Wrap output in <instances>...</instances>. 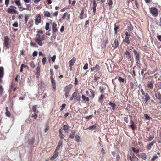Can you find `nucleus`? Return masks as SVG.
Here are the masks:
<instances>
[{"label": "nucleus", "instance_id": "1", "mask_svg": "<svg viewBox=\"0 0 161 161\" xmlns=\"http://www.w3.org/2000/svg\"><path fill=\"white\" fill-rule=\"evenodd\" d=\"M43 34V31L42 30L37 31L36 36L35 39V41L40 46L43 45L45 39L44 35Z\"/></svg>", "mask_w": 161, "mask_h": 161}, {"label": "nucleus", "instance_id": "2", "mask_svg": "<svg viewBox=\"0 0 161 161\" xmlns=\"http://www.w3.org/2000/svg\"><path fill=\"white\" fill-rule=\"evenodd\" d=\"M70 99V100L74 99L78 101H80L81 100L80 96L78 94L77 90H75L72 94V96Z\"/></svg>", "mask_w": 161, "mask_h": 161}, {"label": "nucleus", "instance_id": "3", "mask_svg": "<svg viewBox=\"0 0 161 161\" xmlns=\"http://www.w3.org/2000/svg\"><path fill=\"white\" fill-rule=\"evenodd\" d=\"M17 9L16 7L11 5L9 6V8L7 10V11L9 14H18L19 12L16 10Z\"/></svg>", "mask_w": 161, "mask_h": 161}, {"label": "nucleus", "instance_id": "4", "mask_svg": "<svg viewBox=\"0 0 161 161\" xmlns=\"http://www.w3.org/2000/svg\"><path fill=\"white\" fill-rule=\"evenodd\" d=\"M125 39L123 40V42L126 43L128 45H129L130 43L129 38L131 36V35L128 31H126L125 32Z\"/></svg>", "mask_w": 161, "mask_h": 161}, {"label": "nucleus", "instance_id": "5", "mask_svg": "<svg viewBox=\"0 0 161 161\" xmlns=\"http://www.w3.org/2000/svg\"><path fill=\"white\" fill-rule=\"evenodd\" d=\"M150 11L151 14L154 17L157 16L158 14V9L154 7H151L150 8Z\"/></svg>", "mask_w": 161, "mask_h": 161}, {"label": "nucleus", "instance_id": "6", "mask_svg": "<svg viewBox=\"0 0 161 161\" xmlns=\"http://www.w3.org/2000/svg\"><path fill=\"white\" fill-rule=\"evenodd\" d=\"M9 39L8 36H6L4 38V46L6 47V49L9 48Z\"/></svg>", "mask_w": 161, "mask_h": 161}, {"label": "nucleus", "instance_id": "7", "mask_svg": "<svg viewBox=\"0 0 161 161\" xmlns=\"http://www.w3.org/2000/svg\"><path fill=\"white\" fill-rule=\"evenodd\" d=\"M154 81L152 80L149 81L147 84V87L149 89H152L154 87Z\"/></svg>", "mask_w": 161, "mask_h": 161}, {"label": "nucleus", "instance_id": "8", "mask_svg": "<svg viewBox=\"0 0 161 161\" xmlns=\"http://www.w3.org/2000/svg\"><path fill=\"white\" fill-rule=\"evenodd\" d=\"M35 24L36 25H38L39 24L41 23V15L40 14H38L36 16L35 19Z\"/></svg>", "mask_w": 161, "mask_h": 161}, {"label": "nucleus", "instance_id": "9", "mask_svg": "<svg viewBox=\"0 0 161 161\" xmlns=\"http://www.w3.org/2000/svg\"><path fill=\"white\" fill-rule=\"evenodd\" d=\"M133 53L136 60V64H138L140 62V54L135 49L133 50Z\"/></svg>", "mask_w": 161, "mask_h": 161}, {"label": "nucleus", "instance_id": "10", "mask_svg": "<svg viewBox=\"0 0 161 161\" xmlns=\"http://www.w3.org/2000/svg\"><path fill=\"white\" fill-rule=\"evenodd\" d=\"M50 78L53 89L55 90L56 89V85L55 80L53 76H50Z\"/></svg>", "mask_w": 161, "mask_h": 161}, {"label": "nucleus", "instance_id": "11", "mask_svg": "<svg viewBox=\"0 0 161 161\" xmlns=\"http://www.w3.org/2000/svg\"><path fill=\"white\" fill-rule=\"evenodd\" d=\"M57 26V24L55 22H53L52 25V30L53 34H56L58 31Z\"/></svg>", "mask_w": 161, "mask_h": 161}, {"label": "nucleus", "instance_id": "12", "mask_svg": "<svg viewBox=\"0 0 161 161\" xmlns=\"http://www.w3.org/2000/svg\"><path fill=\"white\" fill-rule=\"evenodd\" d=\"M119 46V43L117 39L114 40V43L112 44V47L114 49H115Z\"/></svg>", "mask_w": 161, "mask_h": 161}, {"label": "nucleus", "instance_id": "13", "mask_svg": "<svg viewBox=\"0 0 161 161\" xmlns=\"http://www.w3.org/2000/svg\"><path fill=\"white\" fill-rule=\"evenodd\" d=\"M72 87V85H67L64 87V91L65 92L69 93Z\"/></svg>", "mask_w": 161, "mask_h": 161}, {"label": "nucleus", "instance_id": "14", "mask_svg": "<svg viewBox=\"0 0 161 161\" xmlns=\"http://www.w3.org/2000/svg\"><path fill=\"white\" fill-rule=\"evenodd\" d=\"M58 154L59 152L55 150L53 155L50 158V160H54L58 156Z\"/></svg>", "mask_w": 161, "mask_h": 161}, {"label": "nucleus", "instance_id": "15", "mask_svg": "<svg viewBox=\"0 0 161 161\" xmlns=\"http://www.w3.org/2000/svg\"><path fill=\"white\" fill-rule=\"evenodd\" d=\"M130 160L131 161H138L139 159L136 156L134 153L131 154V156L129 157Z\"/></svg>", "mask_w": 161, "mask_h": 161}, {"label": "nucleus", "instance_id": "16", "mask_svg": "<svg viewBox=\"0 0 161 161\" xmlns=\"http://www.w3.org/2000/svg\"><path fill=\"white\" fill-rule=\"evenodd\" d=\"M36 72L35 75H36V77L37 78H38L40 75V66H38L36 68Z\"/></svg>", "mask_w": 161, "mask_h": 161}, {"label": "nucleus", "instance_id": "17", "mask_svg": "<svg viewBox=\"0 0 161 161\" xmlns=\"http://www.w3.org/2000/svg\"><path fill=\"white\" fill-rule=\"evenodd\" d=\"M76 60L75 57H73L69 61V67H71L73 66Z\"/></svg>", "mask_w": 161, "mask_h": 161}, {"label": "nucleus", "instance_id": "18", "mask_svg": "<svg viewBox=\"0 0 161 161\" xmlns=\"http://www.w3.org/2000/svg\"><path fill=\"white\" fill-rule=\"evenodd\" d=\"M156 99L161 102V94L159 92L157 91L155 94Z\"/></svg>", "mask_w": 161, "mask_h": 161}, {"label": "nucleus", "instance_id": "19", "mask_svg": "<svg viewBox=\"0 0 161 161\" xmlns=\"http://www.w3.org/2000/svg\"><path fill=\"white\" fill-rule=\"evenodd\" d=\"M108 105L111 106L112 107V110L115 111H116L117 108H116V105L115 103H113L112 102V101H110L108 103Z\"/></svg>", "mask_w": 161, "mask_h": 161}, {"label": "nucleus", "instance_id": "20", "mask_svg": "<svg viewBox=\"0 0 161 161\" xmlns=\"http://www.w3.org/2000/svg\"><path fill=\"white\" fill-rule=\"evenodd\" d=\"M114 34L116 35L118 32L119 31V26L117 25L116 23H115L114 24Z\"/></svg>", "mask_w": 161, "mask_h": 161}, {"label": "nucleus", "instance_id": "21", "mask_svg": "<svg viewBox=\"0 0 161 161\" xmlns=\"http://www.w3.org/2000/svg\"><path fill=\"white\" fill-rule=\"evenodd\" d=\"M105 96L103 94H102L99 97L98 99V102L102 104L103 102V100L105 98Z\"/></svg>", "mask_w": 161, "mask_h": 161}, {"label": "nucleus", "instance_id": "22", "mask_svg": "<svg viewBox=\"0 0 161 161\" xmlns=\"http://www.w3.org/2000/svg\"><path fill=\"white\" fill-rule=\"evenodd\" d=\"M124 53L125 55H127L126 57L127 58L128 57V59L130 60L131 59V54L130 53V52H129L127 50Z\"/></svg>", "mask_w": 161, "mask_h": 161}, {"label": "nucleus", "instance_id": "23", "mask_svg": "<svg viewBox=\"0 0 161 161\" xmlns=\"http://www.w3.org/2000/svg\"><path fill=\"white\" fill-rule=\"evenodd\" d=\"M85 12V8L84 7H82V8L80 14L79 15V18L81 20L83 19V15L84 14Z\"/></svg>", "mask_w": 161, "mask_h": 161}, {"label": "nucleus", "instance_id": "24", "mask_svg": "<svg viewBox=\"0 0 161 161\" xmlns=\"http://www.w3.org/2000/svg\"><path fill=\"white\" fill-rule=\"evenodd\" d=\"M144 95L145 97L144 101L145 103H147V101L150 100V97L149 94L147 93H146Z\"/></svg>", "mask_w": 161, "mask_h": 161}, {"label": "nucleus", "instance_id": "25", "mask_svg": "<svg viewBox=\"0 0 161 161\" xmlns=\"http://www.w3.org/2000/svg\"><path fill=\"white\" fill-rule=\"evenodd\" d=\"M140 156L141 158L144 160H146L147 157L146 154L144 153H141L140 154Z\"/></svg>", "mask_w": 161, "mask_h": 161}, {"label": "nucleus", "instance_id": "26", "mask_svg": "<svg viewBox=\"0 0 161 161\" xmlns=\"http://www.w3.org/2000/svg\"><path fill=\"white\" fill-rule=\"evenodd\" d=\"M93 14L94 15H95L96 14V7L97 6V4L96 3V1L94 0L93 1Z\"/></svg>", "mask_w": 161, "mask_h": 161}, {"label": "nucleus", "instance_id": "27", "mask_svg": "<svg viewBox=\"0 0 161 161\" xmlns=\"http://www.w3.org/2000/svg\"><path fill=\"white\" fill-rule=\"evenodd\" d=\"M75 130H72L69 136V137L71 139H73L74 138L75 135Z\"/></svg>", "mask_w": 161, "mask_h": 161}, {"label": "nucleus", "instance_id": "28", "mask_svg": "<svg viewBox=\"0 0 161 161\" xmlns=\"http://www.w3.org/2000/svg\"><path fill=\"white\" fill-rule=\"evenodd\" d=\"M63 142L62 141H60L58 143V144L57 145L55 150L58 151L60 147L63 145Z\"/></svg>", "mask_w": 161, "mask_h": 161}, {"label": "nucleus", "instance_id": "29", "mask_svg": "<svg viewBox=\"0 0 161 161\" xmlns=\"http://www.w3.org/2000/svg\"><path fill=\"white\" fill-rule=\"evenodd\" d=\"M130 123H131V124L129 125V127L132 129L133 130H134L135 128L134 122L133 120H131Z\"/></svg>", "mask_w": 161, "mask_h": 161}, {"label": "nucleus", "instance_id": "30", "mask_svg": "<svg viewBox=\"0 0 161 161\" xmlns=\"http://www.w3.org/2000/svg\"><path fill=\"white\" fill-rule=\"evenodd\" d=\"M4 76V69L1 67H0V77H3Z\"/></svg>", "mask_w": 161, "mask_h": 161}, {"label": "nucleus", "instance_id": "31", "mask_svg": "<svg viewBox=\"0 0 161 161\" xmlns=\"http://www.w3.org/2000/svg\"><path fill=\"white\" fill-rule=\"evenodd\" d=\"M8 108L7 107H6L5 109L6 112L5 114L6 116L9 117L11 116V114L10 112L8 110Z\"/></svg>", "mask_w": 161, "mask_h": 161}, {"label": "nucleus", "instance_id": "32", "mask_svg": "<svg viewBox=\"0 0 161 161\" xmlns=\"http://www.w3.org/2000/svg\"><path fill=\"white\" fill-rule=\"evenodd\" d=\"M118 80L120 83H124L125 82H126V79L122 78L121 77H119L118 78Z\"/></svg>", "mask_w": 161, "mask_h": 161}, {"label": "nucleus", "instance_id": "33", "mask_svg": "<svg viewBox=\"0 0 161 161\" xmlns=\"http://www.w3.org/2000/svg\"><path fill=\"white\" fill-rule=\"evenodd\" d=\"M81 98L83 100V101H88V102L89 101V100H90L89 98L88 97L84 95H83L82 96Z\"/></svg>", "mask_w": 161, "mask_h": 161}, {"label": "nucleus", "instance_id": "34", "mask_svg": "<svg viewBox=\"0 0 161 161\" xmlns=\"http://www.w3.org/2000/svg\"><path fill=\"white\" fill-rule=\"evenodd\" d=\"M38 107L37 105H35L33 106L32 107V110L33 112H34V113H39V111L36 109Z\"/></svg>", "mask_w": 161, "mask_h": 161}, {"label": "nucleus", "instance_id": "35", "mask_svg": "<svg viewBox=\"0 0 161 161\" xmlns=\"http://www.w3.org/2000/svg\"><path fill=\"white\" fill-rule=\"evenodd\" d=\"M33 21H29L28 24H27V27L28 28H29L32 27L33 25Z\"/></svg>", "mask_w": 161, "mask_h": 161}, {"label": "nucleus", "instance_id": "36", "mask_svg": "<svg viewBox=\"0 0 161 161\" xmlns=\"http://www.w3.org/2000/svg\"><path fill=\"white\" fill-rule=\"evenodd\" d=\"M62 129L64 130L66 132H67L69 129V126L66 125H63Z\"/></svg>", "mask_w": 161, "mask_h": 161}, {"label": "nucleus", "instance_id": "37", "mask_svg": "<svg viewBox=\"0 0 161 161\" xmlns=\"http://www.w3.org/2000/svg\"><path fill=\"white\" fill-rule=\"evenodd\" d=\"M44 15L45 17H50V13L48 11H45L44 12Z\"/></svg>", "mask_w": 161, "mask_h": 161}, {"label": "nucleus", "instance_id": "38", "mask_svg": "<svg viewBox=\"0 0 161 161\" xmlns=\"http://www.w3.org/2000/svg\"><path fill=\"white\" fill-rule=\"evenodd\" d=\"M152 146H153L152 145V144L149 143L147 144L146 147V148L147 150H149L152 147Z\"/></svg>", "mask_w": 161, "mask_h": 161}, {"label": "nucleus", "instance_id": "39", "mask_svg": "<svg viewBox=\"0 0 161 161\" xmlns=\"http://www.w3.org/2000/svg\"><path fill=\"white\" fill-rule=\"evenodd\" d=\"M28 144L30 145H33L34 142V138H31L28 140Z\"/></svg>", "mask_w": 161, "mask_h": 161}, {"label": "nucleus", "instance_id": "40", "mask_svg": "<svg viewBox=\"0 0 161 161\" xmlns=\"http://www.w3.org/2000/svg\"><path fill=\"white\" fill-rule=\"evenodd\" d=\"M131 149L135 153H137L139 152V150L138 149H136L135 147H132Z\"/></svg>", "mask_w": 161, "mask_h": 161}, {"label": "nucleus", "instance_id": "41", "mask_svg": "<svg viewBox=\"0 0 161 161\" xmlns=\"http://www.w3.org/2000/svg\"><path fill=\"white\" fill-rule=\"evenodd\" d=\"M144 116L146 120H150L152 119V118L149 116L147 114H144Z\"/></svg>", "mask_w": 161, "mask_h": 161}, {"label": "nucleus", "instance_id": "42", "mask_svg": "<svg viewBox=\"0 0 161 161\" xmlns=\"http://www.w3.org/2000/svg\"><path fill=\"white\" fill-rule=\"evenodd\" d=\"M90 92L91 93V94L92 95V98L93 99L94 98L95 96V91L94 90H92L91 89H90Z\"/></svg>", "mask_w": 161, "mask_h": 161}, {"label": "nucleus", "instance_id": "43", "mask_svg": "<svg viewBox=\"0 0 161 161\" xmlns=\"http://www.w3.org/2000/svg\"><path fill=\"white\" fill-rule=\"evenodd\" d=\"M107 2H108L109 7L111 8H112V5L113 3V2L112 0H108Z\"/></svg>", "mask_w": 161, "mask_h": 161}, {"label": "nucleus", "instance_id": "44", "mask_svg": "<svg viewBox=\"0 0 161 161\" xmlns=\"http://www.w3.org/2000/svg\"><path fill=\"white\" fill-rule=\"evenodd\" d=\"M94 68L96 71H98L100 70V66L99 65L97 64L94 67Z\"/></svg>", "mask_w": 161, "mask_h": 161}, {"label": "nucleus", "instance_id": "45", "mask_svg": "<svg viewBox=\"0 0 161 161\" xmlns=\"http://www.w3.org/2000/svg\"><path fill=\"white\" fill-rule=\"evenodd\" d=\"M157 142L158 143H161V131H160L159 137L157 139Z\"/></svg>", "mask_w": 161, "mask_h": 161}, {"label": "nucleus", "instance_id": "46", "mask_svg": "<svg viewBox=\"0 0 161 161\" xmlns=\"http://www.w3.org/2000/svg\"><path fill=\"white\" fill-rule=\"evenodd\" d=\"M3 89L2 85L0 84V96H2L3 93Z\"/></svg>", "mask_w": 161, "mask_h": 161}, {"label": "nucleus", "instance_id": "47", "mask_svg": "<svg viewBox=\"0 0 161 161\" xmlns=\"http://www.w3.org/2000/svg\"><path fill=\"white\" fill-rule=\"evenodd\" d=\"M38 113L35 112L34 113V114H33L31 117H33L35 119H36L38 117Z\"/></svg>", "mask_w": 161, "mask_h": 161}, {"label": "nucleus", "instance_id": "48", "mask_svg": "<svg viewBox=\"0 0 161 161\" xmlns=\"http://www.w3.org/2000/svg\"><path fill=\"white\" fill-rule=\"evenodd\" d=\"M96 126L95 125H93L90 126L88 128L86 129L88 130H94L96 128Z\"/></svg>", "mask_w": 161, "mask_h": 161}, {"label": "nucleus", "instance_id": "49", "mask_svg": "<svg viewBox=\"0 0 161 161\" xmlns=\"http://www.w3.org/2000/svg\"><path fill=\"white\" fill-rule=\"evenodd\" d=\"M45 127L46 128L44 129V131L45 133H46L48 131L49 127L47 124L45 125Z\"/></svg>", "mask_w": 161, "mask_h": 161}, {"label": "nucleus", "instance_id": "50", "mask_svg": "<svg viewBox=\"0 0 161 161\" xmlns=\"http://www.w3.org/2000/svg\"><path fill=\"white\" fill-rule=\"evenodd\" d=\"M76 140L78 142H80V136L78 135H76L75 136Z\"/></svg>", "mask_w": 161, "mask_h": 161}, {"label": "nucleus", "instance_id": "51", "mask_svg": "<svg viewBox=\"0 0 161 161\" xmlns=\"http://www.w3.org/2000/svg\"><path fill=\"white\" fill-rule=\"evenodd\" d=\"M158 158V156L156 155L153 156L151 159V161H154L156 159Z\"/></svg>", "mask_w": 161, "mask_h": 161}, {"label": "nucleus", "instance_id": "52", "mask_svg": "<svg viewBox=\"0 0 161 161\" xmlns=\"http://www.w3.org/2000/svg\"><path fill=\"white\" fill-rule=\"evenodd\" d=\"M130 88L131 89H135V86L133 82H130Z\"/></svg>", "mask_w": 161, "mask_h": 161}, {"label": "nucleus", "instance_id": "53", "mask_svg": "<svg viewBox=\"0 0 161 161\" xmlns=\"http://www.w3.org/2000/svg\"><path fill=\"white\" fill-rule=\"evenodd\" d=\"M14 1H15V4L19 6L21 5L20 0H15Z\"/></svg>", "mask_w": 161, "mask_h": 161}, {"label": "nucleus", "instance_id": "54", "mask_svg": "<svg viewBox=\"0 0 161 161\" xmlns=\"http://www.w3.org/2000/svg\"><path fill=\"white\" fill-rule=\"evenodd\" d=\"M29 19V16L28 15H26L25 16V23L26 24Z\"/></svg>", "mask_w": 161, "mask_h": 161}, {"label": "nucleus", "instance_id": "55", "mask_svg": "<svg viewBox=\"0 0 161 161\" xmlns=\"http://www.w3.org/2000/svg\"><path fill=\"white\" fill-rule=\"evenodd\" d=\"M97 73L94 75V78L96 81L98 80L100 78V77L97 76Z\"/></svg>", "mask_w": 161, "mask_h": 161}, {"label": "nucleus", "instance_id": "56", "mask_svg": "<svg viewBox=\"0 0 161 161\" xmlns=\"http://www.w3.org/2000/svg\"><path fill=\"white\" fill-rule=\"evenodd\" d=\"M127 28L129 31H132L133 29V27L132 25H130L129 26H128Z\"/></svg>", "mask_w": 161, "mask_h": 161}, {"label": "nucleus", "instance_id": "57", "mask_svg": "<svg viewBox=\"0 0 161 161\" xmlns=\"http://www.w3.org/2000/svg\"><path fill=\"white\" fill-rule=\"evenodd\" d=\"M89 20H88L86 21L85 23V26H84L86 28L89 25Z\"/></svg>", "mask_w": 161, "mask_h": 161}, {"label": "nucleus", "instance_id": "58", "mask_svg": "<svg viewBox=\"0 0 161 161\" xmlns=\"http://www.w3.org/2000/svg\"><path fill=\"white\" fill-rule=\"evenodd\" d=\"M154 138V135H153L152 136H151L150 137L148 138L147 140L148 141H150L152 140Z\"/></svg>", "mask_w": 161, "mask_h": 161}, {"label": "nucleus", "instance_id": "59", "mask_svg": "<svg viewBox=\"0 0 161 161\" xmlns=\"http://www.w3.org/2000/svg\"><path fill=\"white\" fill-rule=\"evenodd\" d=\"M49 23H47L46 24L45 26V29L46 30H48L49 29Z\"/></svg>", "mask_w": 161, "mask_h": 161}, {"label": "nucleus", "instance_id": "60", "mask_svg": "<svg viewBox=\"0 0 161 161\" xmlns=\"http://www.w3.org/2000/svg\"><path fill=\"white\" fill-rule=\"evenodd\" d=\"M46 60L47 59L45 57H44L43 58V59L42 60V62L43 63V65H44L46 63Z\"/></svg>", "mask_w": 161, "mask_h": 161}, {"label": "nucleus", "instance_id": "61", "mask_svg": "<svg viewBox=\"0 0 161 161\" xmlns=\"http://www.w3.org/2000/svg\"><path fill=\"white\" fill-rule=\"evenodd\" d=\"M124 120L125 122L126 123H128L129 121H128V117L127 115H126V116L124 118Z\"/></svg>", "mask_w": 161, "mask_h": 161}, {"label": "nucleus", "instance_id": "62", "mask_svg": "<svg viewBox=\"0 0 161 161\" xmlns=\"http://www.w3.org/2000/svg\"><path fill=\"white\" fill-rule=\"evenodd\" d=\"M30 66L33 68H34L35 67V64L34 63V62L33 61H31V62L30 63Z\"/></svg>", "mask_w": 161, "mask_h": 161}, {"label": "nucleus", "instance_id": "63", "mask_svg": "<svg viewBox=\"0 0 161 161\" xmlns=\"http://www.w3.org/2000/svg\"><path fill=\"white\" fill-rule=\"evenodd\" d=\"M88 64L87 63H86L83 67V69L84 70H86L88 68Z\"/></svg>", "mask_w": 161, "mask_h": 161}, {"label": "nucleus", "instance_id": "64", "mask_svg": "<svg viewBox=\"0 0 161 161\" xmlns=\"http://www.w3.org/2000/svg\"><path fill=\"white\" fill-rule=\"evenodd\" d=\"M93 116V115L92 114L91 115L89 116H87L85 117V118L87 119H91Z\"/></svg>", "mask_w": 161, "mask_h": 161}]
</instances>
